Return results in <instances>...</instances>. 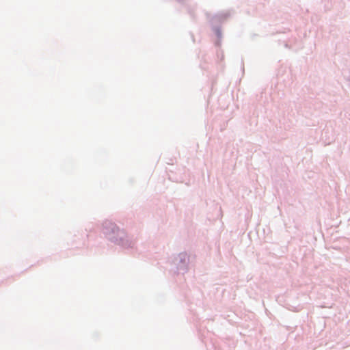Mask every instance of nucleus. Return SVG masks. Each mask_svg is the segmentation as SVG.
Returning a JSON list of instances; mask_svg holds the SVG:
<instances>
[{"label":"nucleus","instance_id":"obj_1","mask_svg":"<svg viewBox=\"0 0 350 350\" xmlns=\"http://www.w3.org/2000/svg\"><path fill=\"white\" fill-rule=\"evenodd\" d=\"M109 228H111V230L113 231V232H115V231H118V228H116V226H115V225H113V224H110Z\"/></svg>","mask_w":350,"mask_h":350}]
</instances>
